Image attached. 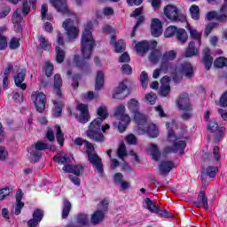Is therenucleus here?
<instances>
[{
    "label": "nucleus",
    "instance_id": "nucleus-12",
    "mask_svg": "<svg viewBox=\"0 0 227 227\" xmlns=\"http://www.w3.org/2000/svg\"><path fill=\"white\" fill-rule=\"evenodd\" d=\"M47 148H49V145H47V143L38 141L35 145V148L29 151L32 162H37V160H40V157H42V153L40 152L42 150H47Z\"/></svg>",
    "mask_w": 227,
    "mask_h": 227
},
{
    "label": "nucleus",
    "instance_id": "nucleus-58",
    "mask_svg": "<svg viewBox=\"0 0 227 227\" xmlns=\"http://www.w3.org/2000/svg\"><path fill=\"white\" fill-rule=\"evenodd\" d=\"M10 194H12V191L10 190V188H4L0 190V200H4V198H6V196H10Z\"/></svg>",
    "mask_w": 227,
    "mask_h": 227
},
{
    "label": "nucleus",
    "instance_id": "nucleus-21",
    "mask_svg": "<svg viewBox=\"0 0 227 227\" xmlns=\"http://www.w3.org/2000/svg\"><path fill=\"white\" fill-rule=\"evenodd\" d=\"M77 109L81 113V115L78 119V121L80 123H88V121H90V114L88 112V105H84L82 103H80L77 106Z\"/></svg>",
    "mask_w": 227,
    "mask_h": 227
},
{
    "label": "nucleus",
    "instance_id": "nucleus-41",
    "mask_svg": "<svg viewBox=\"0 0 227 227\" xmlns=\"http://www.w3.org/2000/svg\"><path fill=\"white\" fill-rule=\"evenodd\" d=\"M70 210H72V204L68 200H64L63 202V210H62V218L67 219L68 215L70 214Z\"/></svg>",
    "mask_w": 227,
    "mask_h": 227
},
{
    "label": "nucleus",
    "instance_id": "nucleus-63",
    "mask_svg": "<svg viewBox=\"0 0 227 227\" xmlns=\"http://www.w3.org/2000/svg\"><path fill=\"white\" fill-rule=\"evenodd\" d=\"M121 70L123 74H126L127 75H130V74H132V67L129 66V64H124L121 67Z\"/></svg>",
    "mask_w": 227,
    "mask_h": 227
},
{
    "label": "nucleus",
    "instance_id": "nucleus-47",
    "mask_svg": "<svg viewBox=\"0 0 227 227\" xmlns=\"http://www.w3.org/2000/svg\"><path fill=\"white\" fill-rule=\"evenodd\" d=\"M177 31H178V28H176V27L170 26L166 29L164 33V36L165 38H171V36H174L175 35H176Z\"/></svg>",
    "mask_w": 227,
    "mask_h": 227
},
{
    "label": "nucleus",
    "instance_id": "nucleus-26",
    "mask_svg": "<svg viewBox=\"0 0 227 227\" xmlns=\"http://www.w3.org/2000/svg\"><path fill=\"white\" fill-rule=\"evenodd\" d=\"M202 63H204L207 70H210V67H212V63H214V59L212 58V56H210L209 48H205L203 50Z\"/></svg>",
    "mask_w": 227,
    "mask_h": 227
},
{
    "label": "nucleus",
    "instance_id": "nucleus-37",
    "mask_svg": "<svg viewBox=\"0 0 227 227\" xmlns=\"http://www.w3.org/2000/svg\"><path fill=\"white\" fill-rule=\"evenodd\" d=\"M162 58V52L160 50H153L149 56V61H151L153 65L159 63L160 59Z\"/></svg>",
    "mask_w": 227,
    "mask_h": 227
},
{
    "label": "nucleus",
    "instance_id": "nucleus-9",
    "mask_svg": "<svg viewBox=\"0 0 227 227\" xmlns=\"http://www.w3.org/2000/svg\"><path fill=\"white\" fill-rule=\"evenodd\" d=\"M114 116L115 118H118V120H120L118 124V130L120 132H125V129H127V125L130 123V116L125 114V106L123 105L118 106L115 108Z\"/></svg>",
    "mask_w": 227,
    "mask_h": 227
},
{
    "label": "nucleus",
    "instance_id": "nucleus-61",
    "mask_svg": "<svg viewBox=\"0 0 227 227\" xmlns=\"http://www.w3.org/2000/svg\"><path fill=\"white\" fill-rule=\"evenodd\" d=\"M12 9L10 7L5 6L0 11V19H4V17L10 14Z\"/></svg>",
    "mask_w": 227,
    "mask_h": 227
},
{
    "label": "nucleus",
    "instance_id": "nucleus-27",
    "mask_svg": "<svg viewBox=\"0 0 227 227\" xmlns=\"http://www.w3.org/2000/svg\"><path fill=\"white\" fill-rule=\"evenodd\" d=\"M173 168H175V163L173 161H169V160L161 161L159 166L160 173L161 175H168L169 171H171Z\"/></svg>",
    "mask_w": 227,
    "mask_h": 227
},
{
    "label": "nucleus",
    "instance_id": "nucleus-4",
    "mask_svg": "<svg viewBox=\"0 0 227 227\" xmlns=\"http://www.w3.org/2000/svg\"><path fill=\"white\" fill-rule=\"evenodd\" d=\"M103 121L104 120L102 118H96L90 122L89 129L86 131V136L89 139L96 141V143H104V141H106V137H104L102 132L109 130L110 126L109 124L102 126Z\"/></svg>",
    "mask_w": 227,
    "mask_h": 227
},
{
    "label": "nucleus",
    "instance_id": "nucleus-46",
    "mask_svg": "<svg viewBox=\"0 0 227 227\" xmlns=\"http://www.w3.org/2000/svg\"><path fill=\"white\" fill-rule=\"evenodd\" d=\"M117 155L119 159H121L122 160L124 157H127V147L125 146V144H120L119 148L117 150Z\"/></svg>",
    "mask_w": 227,
    "mask_h": 227
},
{
    "label": "nucleus",
    "instance_id": "nucleus-52",
    "mask_svg": "<svg viewBox=\"0 0 227 227\" xmlns=\"http://www.w3.org/2000/svg\"><path fill=\"white\" fill-rule=\"evenodd\" d=\"M33 218L39 221V223L42 222L43 219V210L42 209H35L33 213Z\"/></svg>",
    "mask_w": 227,
    "mask_h": 227
},
{
    "label": "nucleus",
    "instance_id": "nucleus-59",
    "mask_svg": "<svg viewBox=\"0 0 227 227\" xmlns=\"http://www.w3.org/2000/svg\"><path fill=\"white\" fill-rule=\"evenodd\" d=\"M6 157H8V151L3 145H0V160H6Z\"/></svg>",
    "mask_w": 227,
    "mask_h": 227
},
{
    "label": "nucleus",
    "instance_id": "nucleus-51",
    "mask_svg": "<svg viewBox=\"0 0 227 227\" xmlns=\"http://www.w3.org/2000/svg\"><path fill=\"white\" fill-rule=\"evenodd\" d=\"M217 171H219V168L217 167L209 166L207 168L206 174L207 175V176H210V178H215Z\"/></svg>",
    "mask_w": 227,
    "mask_h": 227
},
{
    "label": "nucleus",
    "instance_id": "nucleus-20",
    "mask_svg": "<svg viewBox=\"0 0 227 227\" xmlns=\"http://www.w3.org/2000/svg\"><path fill=\"white\" fill-rule=\"evenodd\" d=\"M63 86V80L60 74H55L53 93L57 98H63V93L61 92V87Z\"/></svg>",
    "mask_w": 227,
    "mask_h": 227
},
{
    "label": "nucleus",
    "instance_id": "nucleus-2",
    "mask_svg": "<svg viewBox=\"0 0 227 227\" xmlns=\"http://www.w3.org/2000/svg\"><path fill=\"white\" fill-rule=\"evenodd\" d=\"M92 27L93 24L91 21H89L82 35V54L83 59L79 58V56L74 57L76 67L82 68V70H84L88 67V61L86 59H90L91 52H93V48L95 47V39H93V35H91Z\"/></svg>",
    "mask_w": 227,
    "mask_h": 227
},
{
    "label": "nucleus",
    "instance_id": "nucleus-3",
    "mask_svg": "<svg viewBox=\"0 0 227 227\" xmlns=\"http://www.w3.org/2000/svg\"><path fill=\"white\" fill-rule=\"evenodd\" d=\"M128 109L134 114V120L138 125V129L146 132L149 137H157L159 136V129L154 123H148L145 115L139 113V102L135 98H131L128 102Z\"/></svg>",
    "mask_w": 227,
    "mask_h": 227
},
{
    "label": "nucleus",
    "instance_id": "nucleus-29",
    "mask_svg": "<svg viewBox=\"0 0 227 227\" xmlns=\"http://www.w3.org/2000/svg\"><path fill=\"white\" fill-rule=\"evenodd\" d=\"M194 203H195V207H197V208L202 207L205 210H207V208H208V200L207 199V197L205 196V192H200L198 200Z\"/></svg>",
    "mask_w": 227,
    "mask_h": 227
},
{
    "label": "nucleus",
    "instance_id": "nucleus-45",
    "mask_svg": "<svg viewBox=\"0 0 227 227\" xmlns=\"http://www.w3.org/2000/svg\"><path fill=\"white\" fill-rule=\"evenodd\" d=\"M53 160L58 164H66V162H68V155L66 153L56 155L53 157Z\"/></svg>",
    "mask_w": 227,
    "mask_h": 227
},
{
    "label": "nucleus",
    "instance_id": "nucleus-16",
    "mask_svg": "<svg viewBox=\"0 0 227 227\" xmlns=\"http://www.w3.org/2000/svg\"><path fill=\"white\" fill-rule=\"evenodd\" d=\"M26 80V69H19L14 75V82L17 88H20L23 91L27 90V84L24 83Z\"/></svg>",
    "mask_w": 227,
    "mask_h": 227
},
{
    "label": "nucleus",
    "instance_id": "nucleus-40",
    "mask_svg": "<svg viewBox=\"0 0 227 227\" xmlns=\"http://www.w3.org/2000/svg\"><path fill=\"white\" fill-rule=\"evenodd\" d=\"M103 87H104V73H102L101 71H98L96 78L95 90L96 91H98L102 90Z\"/></svg>",
    "mask_w": 227,
    "mask_h": 227
},
{
    "label": "nucleus",
    "instance_id": "nucleus-50",
    "mask_svg": "<svg viewBox=\"0 0 227 227\" xmlns=\"http://www.w3.org/2000/svg\"><path fill=\"white\" fill-rule=\"evenodd\" d=\"M140 82L142 84V88H144V90H146L148 86V74H146V72L145 71H143L140 74Z\"/></svg>",
    "mask_w": 227,
    "mask_h": 227
},
{
    "label": "nucleus",
    "instance_id": "nucleus-28",
    "mask_svg": "<svg viewBox=\"0 0 227 227\" xmlns=\"http://www.w3.org/2000/svg\"><path fill=\"white\" fill-rule=\"evenodd\" d=\"M61 100H63V98H59L56 96L53 99V105L55 106L53 109V116H55V118L61 116V113L63 111V101Z\"/></svg>",
    "mask_w": 227,
    "mask_h": 227
},
{
    "label": "nucleus",
    "instance_id": "nucleus-10",
    "mask_svg": "<svg viewBox=\"0 0 227 227\" xmlns=\"http://www.w3.org/2000/svg\"><path fill=\"white\" fill-rule=\"evenodd\" d=\"M164 15L172 22H187L185 15L178 13V8L175 5L165 6Z\"/></svg>",
    "mask_w": 227,
    "mask_h": 227
},
{
    "label": "nucleus",
    "instance_id": "nucleus-32",
    "mask_svg": "<svg viewBox=\"0 0 227 227\" xmlns=\"http://www.w3.org/2000/svg\"><path fill=\"white\" fill-rule=\"evenodd\" d=\"M110 43L111 45H114L115 52L120 53L125 51V41L119 40L116 42V36L114 35H112Z\"/></svg>",
    "mask_w": 227,
    "mask_h": 227
},
{
    "label": "nucleus",
    "instance_id": "nucleus-53",
    "mask_svg": "<svg viewBox=\"0 0 227 227\" xmlns=\"http://www.w3.org/2000/svg\"><path fill=\"white\" fill-rule=\"evenodd\" d=\"M9 47L10 49H12V50L19 49V47H20V39L17 37H12L9 43Z\"/></svg>",
    "mask_w": 227,
    "mask_h": 227
},
{
    "label": "nucleus",
    "instance_id": "nucleus-14",
    "mask_svg": "<svg viewBox=\"0 0 227 227\" xmlns=\"http://www.w3.org/2000/svg\"><path fill=\"white\" fill-rule=\"evenodd\" d=\"M63 27L67 33L69 40H75L79 35V29L74 26V20L67 19L63 22Z\"/></svg>",
    "mask_w": 227,
    "mask_h": 227
},
{
    "label": "nucleus",
    "instance_id": "nucleus-35",
    "mask_svg": "<svg viewBox=\"0 0 227 227\" xmlns=\"http://www.w3.org/2000/svg\"><path fill=\"white\" fill-rule=\"evenodd\" d=\"M198 55V48L194 41L190 42L188 48L184 53L186 58H192V56Z\"/></svg>",
    "mask_w": 227,
    "mask_h": 227
},
{
    "label": "nucleus",
    "instance_id": "nucleus-18",
    "mask_svg": "<svg viewBox=\"0 0 227 227\" xmlns=\"http://www.w3.org/2000/svg\"><path fill=\"white\" fill-rule=\"evenodd\" d=\"M129 95V90L127 89V84L122 82L119 84L118 88L115 89L113 98H117V100H123Z\"/></svg>",
    "mask_w": 227,
    "mask_h": 227
},
{
    "label": "nucleus",
    "instance_id": "nucleus-64",
    "mask_svg": "<svg viewBox=\"0 0 227 227\" xmlns=\"http://www.w3.org/2000/svg\"><path fill=\"white\" fill-rule=\"evenodd\" d=\"M46 137L49 139L51 142L54 141L56 139V137L54 136V131L52 129H49L47 133H46Z\"/></svg>",
    "mask_w": 227,
    "mask_h": 227
},
{
    "label": "nucleus",
    "instance_id": "nucleus-13",
    "mask_svg": "<svg viewBox=\"0 0 227 227\" xmlns=\"http://www.w3.org/2000/svg\"><path fill=\"white\" fill-rule=\"evenodd\" d=\"M157 47V41H142L135 45V49L140 56L146 54L150 49Z\"/></svg>",
    "mask_w": 227,
    "mask_h": 227
},
{
    "label": "nucleus",
    "instance_id": "nucleus-11",
    "mask_svg": "<svg viewBox=\"0 0 227 227\" xmlns=\"http://www.w3.org/2000/svg\"><path fill=\"white\" fill-rule=\"evenodd\" d=\"M31 100L35 104L38 113L45 111V106H47V96L43 92L34 91L31 95Z\"/></svg>",
    "mask_w": 227,
    "mask_h": 227
},
{
    "label": "nucleus",
    "instance_id": "nucleus-54",
    "mask_svg": "<svg viewBox=\"0 0 227 227\" xmlns=\"http://www.w3.org/2000/svg\"><path fill=\"white\" fill-rule=\"evenodd\" d=\"M98 115L100 116L99 118H102L103 120H106V118H107V116H108L107 107L100 106L98 109Z\"/></svg>",
    "mask_w": 227,
    "mask_h": 227
},
{
    "label": "nucleus",
    "instance_id": "nucleus-36",
    "mask_svg": "<svg viewBox=\"0 0 227 227\" xmlns=\"http://www.w3.org/2000/svg\"><path fill=\"white\" fill-rule=\"evenodd\" d=\"M89 223L90 219L88 218V215L79 214L76 216L75 223L77 224V227L88 226Z\"/></svg>",
    "mask_w": 227,
    "mask_h": 227
},
{
    "label": "nucleus",
    "instance_id": "nucleus-60",
    "mask_svg": "<svg viewBox=\"0 0 227 227\" xmlns=\"http://www.w3.org/2000/svg\"><path fill=\"white\" fill-rule=\"evenodd\" d=\"M219 106H221V107H227V91L220 98Z\"/></svg>",
    "mask_w": 227,
    "mask_h": 227
},
{
    "label": "nucleus",
    "instance_id": "nucleus-49",
    "mask_svg": "<svg viewBox=\"0 0 227 227\" xmlns=\"http://www.w3.org/2000/svg\"><path fill=\"white\" fill-rule=\"evenodd\" d=\"M214 65L216 68H223V67H227V59L224 57H220L215 60Z\"/></svg>",
    "mask_w": 227,
    "mask_h": 227
},
{
    "label": "nucleus",
    "instance_id": "nucleus-56",
    "mask_svg": "<svg viewBox=\"0 0 227 227\" xmlns=\"http://www.w3.org/2000/svg\"><path fill=\"white\" fill-rule=\"evenodd\" d=\"M52 72H54V66L51 64V62L45 63V74L47 77H51L52 75Z\"/></svg>",
    "mask_w": 227,
    "mask_h": 227
},
{
    "label": "nucleus",
    "instance_id": "nucleus-19",
    "mask_svg": "<svg viewBox=\"0 0 227 227\" xmlns=\"http://www.w3.org/2000/svg\"><path fill=\"white\" fill-rule=\"evenodd\" d=\"M145 205H146V208H148V210L150 212H153V214H158L159 215H162V217H168V211L160 210L159 208V206H157V204L153 203V201H152V200L147 198L145 200Z\"/></svg>",
    "mask_w": 227,
    "mask_h": 227
},
{
    "label": "nucleus",
    "instance_id": "nucleus-43",
    "mask_svg": "<svg viewBox=\"0 0 227 227\" xmlns=\"http://www.w3.org/2000/svg\"><path fill=\"white\" fill-rule=\"evenodd\" d=\"M190 13L193 20H200V7L198 5H192L190 8Z\"/></svg>",
    "mask_w": 227,
    "mask_h": 227
},
{
    "label": "nucleus",
    "instance_id": "nucleus-17",
    "mask_svg": "<svg viewBox=\"0 0 227 227\" xmlns=\"http://www.w3.org/2000/svg\"><path fill=\"white\" fill-rule=\"evenodd\" d=\"M176 104L181 111H192V106L189 99V94L182 93L176 101Z\"/></svg>",
    "mask_w": 227,
    "mask_h": 227
},
{
    "label": "nucleus",
    "instance_id": "nucleus-62",
    "mask_svg": "<svg viewBox=\"0 0 227 227\" xmlns=\"http://www.w3.org/2000/svg\"><path fill=\"white\" fill-rule=\"evenodd\" d=\"M22 208H24V202L16 201V207H15V212H14L15 215H19Z\"/></svg>",
    "mask_w": 227,
    "mask_h": 227
},
{
    "label": "nucleus",
    "instance_id": "nucleus-30",
    "mask_svg": "<svg viewBox=\"0 0 227 227\" xmlns=\"http://www.w3.org/2000/svg\"><path fill=\"white\" fill-rule=\"evenodd\" d=\"M38 49H43V51H51L52 49V43L43 35L38 37Z\"/></svg>",
    "mask_w": 227,
    "mask_h": 227
},
{
    "label": "nucleus",
    "instance_id": "nucleus-39",
    "mask_svg": "<svg viewBox=\"0 0 227 227\" xmlns=\"http://www.w3.org/2000/svg\"><path fill=\"white\" fill-rule=\"evenodd\" d=\"M6 31V27H0V51H4L8 47V40L4 35H3V33Z\"/></svg>",
    "mask_w": 227,
    "mask_h": 227
},
{
    "label": "nucleus",
    "instance_id": "nucleus-24",
    "mask_svg": "<svg viewBox=\"0 0 227 227\" xmlns=\"http://www.w3.org/2000/svg\"><path fill=\"white\" fill-rule=\"evenodd\" d=\"M151 33L153 36L158 37L162 35V23L159 19H153L151 23Z\"/></svg>",
    "mask_w": 227,
    "mask_h": 227
},
{
    "label": "nucleus",
    "instance_id": "nucleus-57",
    "mask_svg": "<svg viewBox=\"0 0 227 227\" xmlns=\"http://www.w3.org/2000/svg\"><path fill=\"white\" fill-rule=\"evenodd\" d=\"M125 140L128 145H137V138L134 134H129L125 137Z\"/></svg>",
    "mask_w": 227,
    "mask_h": 227
},
{
    "label": "nucleus",
    "instance_id": "nucleus-23",
    "mask_svg": "<svg viewBox=\"0 0 227 227\" xmlns=\"http://www.w3.org/2000/svg\"><path fill=\"white\" fill-rule=\"evenodd\" d=\"M208 129L211 130V132H216V141H219L223 136H224V127L219 128V124H217V121H211L208 125Z\"/></svg>",
    "mask_w": 227,
    "mask_h": 227
},
{
    "label": "nucleus",
    "instance_id": "nucleus-5",
    "mask_svg": "<svg viewBox=\"0 0 227 227\" xmlns=\"http://www.w3.org/2000/svg\"><path fill=\"white\" fill-rule=\"evenodd\" d=\"M168 143H172V146L165 147L163 153H179L180 155H184L187 143L185 140H182V138L176 137L173 129L168 130Z\"/></svg>",
    "mask_w": 227,
    "mask_h": 227
},
{
    "label": "nucleus",
    "instance_id": "nucleus-48",
    "mask_svg": "<svg viewBox=\"0 0 227 227\" xmlns=\"http://www.w3.org/2000/svg\"><path fill=\"white\" fill-rule=\"evenodd\" d=\"M49 12V7L47 4H43L41 8V17L43 20L47 19V20H51L52 19V14H47Z\"/></svg>",
    "mask_w": 227,
    "mask_h": 227
},
{
    "label": "nucleus",
    "instance_id": "nucleus-15",
    "mask_svg": "<svg viewBox=\"0 0 227 227\" xmlns=\"http://www.w3.org/2000/svg\"><path fill=\"white\" fill-rule=\"evenodd\" d=\"M207 20H212V19H216L218 22H226L227 20V5H223L220 12L215 11L209 12L207 14Z\"/></svg>",
    "mask_w": 227,
    "mask_h": 227
},
{
    "label": "nucleus",
    "instance_id": "nucleus-42",
    "mask_svg": "<svg viewBox=\"0 0 227 227\" xmlns=\"http://www.w3.org/2000/svg\"><path fill=\"white\" fill-rule=\"evenodd\" d=\"M55 129L57 130V133H56L57 141L59 145H60V146H63V144L65 143V135L63 134V131H61V127L57 125L55 126Z\"/></svg>",
    "mask_w": 227,
    "mask_h": 227
},
{
    "label": "nucleus",
    "instance_id": "nucleus-31",
    "mask_svg": "<svg viewBox=\"0 0 227 227\" xmlns=\"http://www.w3.org/2000/svg\"><path fill=\"white\" fill-rule=\"evenodd\" d=\"M188 30H189L191 38H192V40H196L197 47H200L202 33L196 30L194 27H191V25H188Z\"/></svg>",
    "mask_w": 227,
    "mask_h": 227
},
{
    "label": "nucleus",
    "instance_id": "nucleus-33",
    "mask_svg": "<svg viewBox=\"0 0 227 227\" xmlns=\"http://www.w3.org/2000/svg\"><path fill=\"white\" fill-rule=\"evenodd\" d=\"M62 169L66 173H73L74 175H76V176H79L81 175V169H82V166L67 164L65 165Z\"/></svg>",
    "mask_w": 227,
    "mask_h": 227
},
{
    "label": "nucleus",
    "instance_id": "nucleus-44",
    "mask_svg": "<svg viewBox=\"0 0 227 227\" xmlns=\"http://www.w3.org/2000/svg\"><path fill=\"white\" fill-rule=\"evenodd\" d=\"M56 54L57 63H63L65 61V51L61 47L56 46Z\"/></svg>",
    "mask_w": 227,
    "mask_h": 227
},
{
    "label": "nucleus",
    "instance_id": "nucleus-38",
    "mask_svg": "<svg viewBox=\"0 0 227 227\" xmlns=\"http://www.w3.org/2000/svg\"><path fill=\"white\" fill-rule=\"evenodd\" d=\"M176 36L178 42H180V43L182 44L185 43V42H187V39L189 38L187 32L184 28H178Z\"/></svg>",
    "mask_w": 227,
    "mask_h": 227
},
{
    "label": "nucleus",
    "instance_id": "nucleus-1",
    "mask_svg": "<svg viewBox=\"0 0 227 227\" xmlns=\"http://www.w3.org/2000/svg\"><path fill=\"white\" fill-rule=\"evenodd\" d=\"M176 51L171 50L168 51H165L161 56V70L165 74L169 72L173 75L174 82H178L182 81V74L191 79L192 77V74H194V70L192 69V65L191 63H184L181 65V68L176 67L175 64L171 61H175L176 59Z\"/></svg>",
    "mask_w": 227,
    "mask_h": 227
},
{
    "label": "nucleus",
    "instance_id": "nucleus-7",
    "mask_svg": "<svg viewBox=\"0 0 227 227\" xmlns=\"http://www.w3.org/2000/svg\"><path fill=\"white\" fill-rule=\"evenodd\" d=\"M86 153L88 155L89 161L92 164L93 168H96L98 172L104 173V165L102 164V159L98 157L97 153H93V145L90 142H85Z\"/></svg>",
    "mask_w": 227,
    "mask_h": 227
},
{
    "label": "nucleus",
    "instance_id": "nucleus-22",
    "mask_svg": "<svg viewBox=\"0 0 227 227\" xmlns=\"http://www.w3.org/2000/svg\"><path fill=\"white\" fill-rule=\"evenodd\" d=\"M171 78L169 76L161 78V86L160 88V95H161V97H168V95H169V92L171 91V87L169 86Z\"/></svg>",
    "mask_w": 227,
    "mask_h": 227
},
{
    "label": "nucleus",
    "instance_id": "nucleus-6",
    "mask_svg": "<svg viewBox=\"0 0 227 227\" xmlns=\"http://www.w3.org/2000/svg\"><path fill=\"white\" fill-rule=\"evenodd\" d=\"M31 12V7L27 4V2L23 3L22 8H18L12 16V22L14 26V29L16 33H19L20 29H22V15L23 17H27Z\"/></svg>",
    "mask_w": 227,
    "mask_h": 227
},
{
    "label": "nucleus",
    "instance_id": "nucleus-34",
    "mask_svg": "<svg viewBox=\"0 0 227 227\" xmlns=\"http://www.w3.org/2000/svg\"><path fill=\"white\" fill-rule=\"evenodd\" d=\"M148 153L153 160H159L160 159V151H159V147L155 144L149 145Z\"/></svg>",
    "mask_w": 227,
    "mask_h": 227
},
{
    "label": "nucleus",
    "instance_id": "nucleus-8",
    "mask_svg": "<svg viewBox=\"0 0 227 227\" xmlns=\"http://www.w3.org/2000/svg\"><path fill=\"white\" fill-rule=\"evenodd\" d=\"M107 208H109V200L105 199L98 205V210L92 214L90 222L93 224H100V223L106 219Z\"/></svg>",
    "mask_w": 227,
    "mask_h": 227
},
{
    "label": "nucleus",
    "instance_id": "nucleus-55",
    "mask_svg": "<svg viewBox=\"0 0 227 227\" xmlns=\"http://www.w3.org/2000/svg\"><path fill=\"white\" fill-rule=\"evenodd\" d=\"M145 99L149 104H151V106H153V104H155V100H157V94L150 92L145 95Z\"/></svg>",
    "mask_w": 227,
    "mask_h": 227
},
{
    "label": "nucleus",
    "instance_id": "nucleus-25",
    "mask_svg": "<svg viewBox=\"0 0 227 227\" xmlns=\"http://www.w3.org/2000/svg\"><path fill=\"white\" fill-rule=\"evenodd\" d=\"M50 3L60 13H68V7L67 6V0H50Z\"/></svg>",
    "mask_w": 227,
    "mask_h": 227
}]
</instances>
